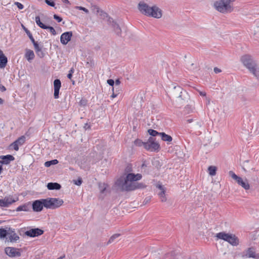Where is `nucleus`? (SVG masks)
Returning <instances> with one entry per match:
<instances>
[{"label":"nucleus","instance_id":"37","mask_svg":"<svg viewBox=\"0 0 259 259\" xmlns=\"http://www.w3.org/2000/svg\"><path fill=\"white\" fill-rule=\"evenodd\" d=\"M152 164L157 168L161 166L160 161L158 159H154L152 160Z\"/></svg>","mask_w":259,"mask_h":259},{"label":"nucleus","instance_id":"53","mask_svg":"<svg viewBox=\"0 0 259 259\" xmlns=\"http://www.w3.org/2000/svg\"><path fill=\"white\" fill-rule=\"evenodd\" d=\"M0 90L2 92H4L6 91V88L3 85H2L1 83H0Z\"/></svg>","mask_w":259,"mask_h":259},{"label":"nucleus","instance_id":"58","mask_svg":"<svg viewBox=\"0 0 259 259\" xmlns=\"http://www.w3.org/2000/svg\"><path fill=\"white\" fill-rule=\"evenodd\" d=\"M200 95L202 96H206V93L203 92H199Z\"/></svg>","mask_w":259,"mask_h":259},{"label":"nucleus","instance_id":"39","mask_svg":"<svg viewBox=\"0 0 259 259\" xmlns=\"http://www.w3.org/2000/svg\"><path fill=\"white\" fill-rule=\"evenodd\" d=\"M44 29H49L50 32L54 35L56 34V30L52 26L46 25V27Z\"/></svg>","mask_w":259,"mask_h":259},{"label":"nucleus","instance_id":"47","mask_svg":"<svg viewBox=\"0 0 259 259\" xmlns=\"http://www.w3.org/2000/svg\"><path fill=\"white\" fill-rule=\"evenodd\" d=\"M60 90L54 89V96L55 99H58L59 97Z\"/></svg>","mask_w":259,"mask_h":259},{"label":"nucleus","instance_id":"62","mask_svg":"<svg viewBox=\"0 0 259 259\" xmlns=\"http://www.w3.org/2000/svg\"><path fill=\"white\" fill-rule=\"evenodd\" d=\"M74 72V69L73 68H72L69 71V73H71V74H72Z\"/></svg>","mask_w":259,"mask_h":259},{"label":"nucleus","instance_id":"32","mask_svg":"<svg viewBox=\"0 0 259 259\" xmlns=\"http://www.w3.org/2000/svg\"><path fill=\"white\" fill-rule=\"evenodd\" d=\"M120 236V234H115L113 235L109 239L107 244L113 242L117 238Z\"/></svg>","mask_w":259,"mask_h":259},{"label":"nucleus","instance_id":"31","mask_svg":"<svg viewBox=\"0 0 259 259\" xmlns=\"http://www.w3.org/2000/svg\"><path fill=\"white\" fill-rule=\"evenodd\" d=\"M54 89L60 90L61 87V82L60 79H56L54 81Z\"/></svg>","mask_w":259,"mask_h":259},{"label":"nucleus","instance_id":"16","mask_svg":"<svg viewBox=\"0 0 259 259\" xmlns=\"http://www.w3.org/2000/svg\"><path fill=\"white\" fill-rule=\"evenodd\" d=\"M72 36V31H67L63 33L60 37V41L63 45H66L70 40Z\"/></svg>","mask_w":259,"mask_h":259},{"label":"nucleus","instance_id":"41","mask_svg":"<svg viewBox=\"0 0 259 259\" xmlns=\"http://www.w3.org/2000/svg\"><path fill=\"white\" fill-rule=\"evenodd\" d=\"M36 53L37 55L40 58L44 57V56L45 55V54L42 49L39 50L38 51L36 52Z\"/></svg>","mask_w":259,"mask_h":259},{"label":"nucleus","instance_id":"57","mask_svg":"<svg viewBox=\"0 0 259 259\" xmlns=\"http://www.w3.org/2000/svg\"><path fill=\"white\" fill-rule=\"evenodd\" d=\"M160 198H161V201L162 202H165V201H166V198H165V195H164V196H163V197H160Z\"/></svg>","mask_w":259,"mask_h":259},{"label":"nucleus","instance_id":"10","mask_svg":"<svg viewBox=\"0 0 259 259\" xmlns=\"http://www.w3.org/2000/svg\"><path fill=\"white\" fill-rule=\"evenodd\" d=\"M121 189L125 191H131L136 190L135 182L126 181V179H125L124 181L122 184Z\"/></svg>","mask_w":259,"mask_h":259},{"label":"nucleus","instance_id":"46","mask_svg":"<svg viewBox=\"0 0 259 259\" xmlns=\"http://www.w3.org/2000/svg\"><path fill=\"white\" fill-rule=\"evenodd\" d=\"M11 146H12L13 147L14 149L16 151H18L19 150V146L16 143L15 141L11 144Z\"/></svg>","mask_w":259,"mask_h":259},{"label":"nucleus","instance_id":"2","mask_svg":"<svg viewBox=\"0 0 259 259\" xmlns=\"http://www.w3.org/2000/svg\"><path fill=\"white\" fill-rule=\"evenodd\" d=\"M140 12L143 15L155 18H160L162 17V11L156 6L150 7L143 2H140L138 6Z\"/></svg>","mask_w":259,"mask_h":259},{"label":"nucleus","instance_id":"54","mask_svg":"<svg viewBox=\"0 0 259 259\" xmlns=\"http://www.w3.org/2000/svg\"><path fill=\"white\" fill-rule=\"evenodd\" d=\"M213 70L215 73H219L222 71V70L220 69L217 67H214Z\"/></svg>","mask_w":259,"mask_h":259},{"label":"nucleus","instance_id":"14","mask_svg":"<svg viewBox=\"0 0 259 259\" xmlns=\"http://www.w3.org/2000/svg\"><path fill=\"white\" fill-rule=\"evenodd\" d=\"M19 236L15 232L14 229L9 228L7 239L11 242H16L19 239Z\"/></svg>","mask_w":259,"mask_h":259},{"label":"nucleus","instance_id":"27","mask_svg":"<svg viewBox=\"0 0 259 259\" xmlns=\"http://www.w3.org/2000/svg\"><path fill=\"white\" fill-rule=\"evenodd\" d=\"M208 170L210 176H214L216 174L217 167L214 166H209L208 168Z\"/></svg>","mask_w":259,"mask_h":259},{"label":"nucleus","instance_id":"49","mask_svg":"<svg viewBox=\"0 0 259 259\" xmlns=\"http://www.w3.org/2000/svg\"><path fill=\"white\" fill-rule=\"evenodd\" d=\"M76 9H78L79 10L83 11L86 13H89V10L87 9H86L85 8H84V7H78V6H77V7H76Z\"/></svg>","mask_w":259,"mask_h":259},{"label":"nucleus","instance_id":"36","mask_svg":"<svg viewBox=\"0 0 259 259\" xmlns=\"http://www.w3.org/2000/svg\"><path fill=\"white\" fill-rule=\"evenodd\" d=\"M158 188L160 189V192H159L158 195L160 197H163L165 195V190L162 186L159 185Z\"/></svg>","mask_w":259,"mask_h":259},{"label":"nucleus","instance_id":"9","mask_svg":"<svg viewBox=\"0 0 259 259\" xmlns=\"http://www.w3.org/2000/svg\"><path fill=\"white\" fill-rule=\"evenodd\" d=\"M5 252L10 257H17L21 255L20 249L12 247H6Z\"/></svg>","mask_w":259,"mask_h":259},{"label":"nucleus","instance_id":"28","mask_svg":"<svg viewBox=\"0 0 259 259\" xmlns=\"http://www.w3.org/2000/svg\"><path fill=\"white\" fill-rule=\"evenodd\" d=\"M18 146L22 145L25 142V137L22 136L15 141Z\"/></svg>","mask_w":259,"mask_h":259},{"label":"nucleus","instance_id":"45","mask_svg":"<svg viewBox=\"0 0 259 259\" xmlns=\"http://www.w3.org/2000/svg\"><path fill=\"white\" fill-rule=\"evenodd\" d=\"M99 189H100V192L102 194L104 193L106 189L105 184H103V185H100Z\"/></svg>","mask_w":259,"mask_h":259},{"label":"nucleus","instance_id":"35","mask_svg":"<svg viewBox=\"0 0 259 259\" xmlns=\"http://www.w3.org/2000/svg\"><path fill=\"white\" fill-rule=\"evenodd\" d=\"M135 185L136 189H143L146 187V186L143 183L135 182Z\"/></svg>","mask_w":259,"mask_h":259},{"label":"nucleus","instance_id":"26","mask_svg":"<svg viewBox=\"0 0 259 259\" xmlns=\"http://www.w3.org/2000/svg\"><path fill=\"white\" fill-rule=\"evenodd\" d=\"M36 23L37 25L39 26L41 28L45 29L46 27V25L42 23L40 20V18L39 16L35 17V18Z\"/></svg>","mask_w":259,"mask_h":259},{"label":"nucleus","instance_id":"24","mask_svg":"<svg viewBox=\"0 0 259 259\" xmlns=\"http://www.w3.org/2000/svg\"><path fill=\"white\" fill-rule=\"evenodd\" d=\"M94 10L95 11H96L97 14H99V15L101 16V17L103 19H104L105 18H107L108 19L109 17H108V15L106 13L100 10L99 7L97 6L94 7Z\"/></svg>","mask_w":259,"mask_h":259},{"label":"nucleus","instance_id":"23","mask_svg":"<svg viewBox=\"0 0 259 259\" xmlns=\"http://www.w3.org/2000/svg\"><path fill=\"white\" fill-rule=\"evenodd\" d=\"M160 137L161 140L165 142H170L172 140V138L170 135H167L163 132L161 133Z\"/></svg>","mask_w":259,"mask_h":259},{"label":"nucleus","instance_id":"4","mask_svg":"<svg viewBox=\"0 0 259 259\" xmlns=\"http://www.w3.org/2000/svg\"><path fill=\"white\" fill-rule=\"evenodd\" d=\"M236 0H220L213 4V7L220 13L226 14L233 11V3Z\"/></svg>","mask_w":259,"mask_h":259},{"label":"nucleus","instance_id":"21","mask_svg":"<svg viewBox=\"0 0 259 259\" xmlns=\"http://www.w3.org/2000/svg\"><path fill=\"white\" fill-rule=\"evenodd\" d=\"M47 187V188L50 190H60L61 188V186L60 184H59L58 183H52V182L48 183Z\"/></svg>","mask_w":259,"mask_h":259},{"label":"nucleus","instance_id":"3","mask_svg":"<svg viewBox=\"0 0 259 259\" xmlns=\"http://www.w3.org/2000/svg\"><path fill=\"white\" fill-rule=\"evenodd\" d=\"M241 61L254 76L259 77V66L251 56L245 55L242 56Z\"/></svg>","mask_w":259,"mask_h":259},{"label":"nucleus","instance_id":"15","mask_svg":"<svg viewBox=\"0 0 259 259\" xmlns=\"http://www.w3.org/2000/svg\"><path fill=\"white\" fill-rule=\"evenodd\" d=\"M16 201V200L13 199L11 197H6L4 199H0V206L2 207H7Z\"/></svg>","mask_w":259,"mask_h":259},{"label":"nucleus","instance_id":"12","mask_svg":"<svg viewBox=\"0 0 259 259\" xmlns=\"http://www.w3.org/2000/svg\"><path fill=\"white\" fill-rule=\"evenodd\" d=\"M44 232V231L40 229L34 228L26 231L25 234L28 237H35L42 235Z\"/></svg>","mask_w":259,"mask_h":259},{"label":"nucleus","instance_id":"19","mask_svg":"<svg viewBox=\"0 0 259 259\" xmlns=\"http://www.w3.org/2000/svg\"><path fill=\"white\" fill-rule=\"evenodd\" d=\"M8 63V58L0 50V68H4Z\"/></svg>","mask_w":259,"mask_h":259},{"label":"nucleus","instance_id":"50","mask_svg":"<svg viewBox=\"0 0 259 259\" xmlns=\"http://www.w3.org/2000/svg\"><path fill=\"white\" fill-rule=\"evenodd\" d=\"M54 18L58 22H60L62 21V19L60 16H58L56 14L54 15Z\"/></svg>","mask_w":259,"mask_h":259},{"label":"nucleus","instance_id":"22","mask_svg":"<svg viewBox=\"0 0 259 259\" xmlns=\"http://www.w3.org/2000/svg\"><path fill=\"white\" fill-rule=\"evenodd\" d=\"M25 57L29 62H30L32 60H33L34 58V53L33 51L27 49L26 50Z\"/></svg>","mask_w":259,"mask_h":259},{"label":"nucleus","instance_id":"59","mask_svg":"<svg viewBox=\"0 0 259 259\" xmlns=\"http://www.w3.org/2000/svg\"><path fill=\"white\" fill-rule=\"evenodd\" d=\"M84 127L87 130V129H89L90 128V126L89 125H88V123H86L84 126Z\"/></svg>","mask_w":259,"mask_h":259},{"label":"nucleus","instance_id":"1","mask_svg":"<svg viewBox=\"0 0 259 259\" xmlns=\"http://www.w3.org/2000/svg\"><path fill=\"white\" fill-rule=\"evenodd\" d=\"M63 202V200L59 198L48 197L33 201L31 204V206L33 211L40 212L42 210L44 207L47 209H56L61 206Z\"/></svg>","mask_w":259,"mask_h":259},{"label":"nucleus","instance_id":"33","mask_svg":"<svg viewBox=\"0 0 259 259\" xmlns=\"http://www.w3.org/2000/svg\"><path fill=\"white\" fill-rule=\"evenodd\" d=\"M22 28H23V29L24 30V31H25L26 33L27 34V35H28V36L29 37V38H30V39L31 40V41H33V40H34L32 34L31 33V32H30V31L27 29L26 28L24 25H22Z\"/></svg>","mask_w":259,"mask_h":259},{"label":"nucleus","instance_id":"25","mask_svg":"<svg viewBox=\"0 0 259 259\" xmlns=\"http://www.w3.org/2000/svg\"><path fill=\"white\" fill-rule=\"evenodd\" d=\"M59 161L57 159H54L50 161H46L44 165L46 167H50L52 165H55L58 163Z\"/></svg>","mask_w":259,"mask_h":259},{"label":"nucleus","instance_id":"7","mask_svg":"<svg viewBox=\"0 0 259 259\" xmlns=\"http://www.w3.org/2000/svg\"><path fill=\"white\" fill-rule=\"evenodd\" d=\"M145 149L150 152H158L160 146L158 143L155 141V138L150 137L145 143Z\"/></svg>","mask_w":259,"mask_h":259},{"label":"nucleus","instance_id":"61","mask_svg":"<svg viewBox=\"0 0 259 259\" xmlns=\"http://www.w3.org/2000/svg\"><path fill=\"white\" fill-rule=\"evenodd\" d=\"M72 74H71V73H68V75H67V77H68L69 79H71V78H72Z\"/></svg>","mask_w":259,"mask_h":259},{"label":"nucleus","instance_id":"6","mask_svg":"<svg viewBox=\"0 0 259 259\" xmlns=\"http://www.w3.org/2000/svg\"><path fill=\"white\" fill-rule=\"evenodd\" d=\"M215 237L218 239H222L228 242L233 246H237L239 243L238 238L235 234L227 233L225 232L218 233L216 234Z\"/></svg>","mask_w":259,"mask_h":259},{"label":"nucleus","instance_id":"13","mask_svg":"<svg viewBox=\"0 0 259 259\" xmlns=\"http://www.w3.org/2000/svg\"><path fill=\"white\" fill-rule=\"evenodd\" d=\"M242 256L243 257H251L253 258H259V255L256 254L255 249L253 247L248 248L245 251H244Z\"/></svg>","mask_w":259,"mask_h":259},{"label":"nucleus","instance_id":"60","mask_svg":"<svg viewBox=\"0 0 259 259\" xmlns=\"http://www.w3.org/2000/svg\"><path fill=\"white\" fill-rule=\"evenodd\" d=\"M62 2L65 3V4H70V2H69L68 0H62Z\"/></svg>","mask_w":259,"mask_h":259},{"label":"nucleus","instance_id":"56","mask_svg":"<svg viewBox=\"0 0 259 259\" xmlns=\"http://www.w3.org/2000/svg\"><path fill=\"white\" fill-rule=\"evenodd\" d=\"M150 199L149 198V197H146L144 201H143V203L144 204H146L147 203H148L149 201H150Z\"/></svg>","mask_w":259,"mask_h":259},{"label":"nucleus","instance_id":"51","mask_svg":"<svg viewBox=\"0 0 259 259\" xmlns=\"http://www.w3.org/2000/svg\"><path fill=\"white\" fill-rule=\"evenodd\" d=\"M107 83L110 86L114 87V81L112 79H109L107 80Z\"/></svg>","mask_w":259,"mask_h":259},{"label":"nucleus","instance_id":"44","mask_svg":"<svg viewBox=\"0 0 259 259\" xmlns=\"http://www.w3.org/2000/svg\"><path fill=\"white\" fill-rule=\"evenodd\" d=\"M112 90V91H115V92H116L118 95L120 93L121 91L120 87H113Z\"/></svg>","mask_w":259,"mask_h":259},{"label":"nucleus","instance_id":"34","mask_svg":"<svg viewBox=\"0 0 259 259\" xmlns=\"http://www.w3.org/2000/svg\"><path fill=\"white\" fill-rule=\"evenodd\" d=\"M145 143L146 142H144L140 139H137L134 142L135 145L139 147L143 146L144 148L145 147Z\"/></svg>","mask_w":259,"mask_h":259},{"label":"nucleus","instance_id":"30","mask_svg":"<svg viewBox=\"0 0 259 259\" xmlns=\"http://www.w3.org/2000/svg\"><path fill=\"white\" fill-rule=\"evenodd\" d=\"M8 234V230L4 228H0V238H6Z\"/></svg>","mask_w":259,"mask_h":259},{"label":"nucleus","instance_id":"5","mask_svg":"<svg viewBox=\"0 0 259 259\" xmlns=\"http://www.w3.org/2000/svg\"><path fill=\"white\" fill-rule=\"evenodd\" d=\"M173 94L177 98L176 102L180 106L187 102L189 99L187 92L180 86L174 87Z\"/></svg>","mask_w":259,"mask_h":259},{"label":"nucleus","instance_id":"40","mask_svg":"<svg viewBox=\"0 0 259 259\" xmlns=\"http://www.w3.org/2000/svg\"><path fill=\"white\" fill-rule=\"evenodd\" d=\"M87 103H88V100L84 98H82L79 102V106H85L87 104Z\"/></svg>","mask_w":259,"mask_h":259},{"label":"nucleus","instance_id":"17","mask_svg":"<svg viewBox=\"0 0 259 259\" xmlns=\"http://www.w3.org/2000/svg\"><path fill=\"white\" fill-rule=\"evenodd\" d=\"M142 178V176L140 174L129 173L126 175L125 179H126V181L137 182L141 180Z\"/></svg>","mask_w":259,"mask_h":259},{"label":"nucleus","instance_id":"8","mask_svg":"<svg viewBox=\"0 0 259 259\" xmlns=\"http://www.w3.org/2000/svg\"><path fill=\"white\" fill-rule=\"evenodd\" d=\"M229 176L235 180L238 184L241 186L245 190H247L250 189V185L247 179L243 180L241 177L237 176L233 171L229 172Z\"/></svg>","mask_w":259,"mask_h":259},{"label":"nucleus","instance_id":"20","mask_svg":"<svg viewBox=\"0 0 259 259\" xmlns=\"http://www.w3.org/2000/svg\"><path fill=\"white\" fill-rule=\"evenodd\" d=\"M31 208V202H28L22 205L19 206L16 209L17 211H29L30 210Z\"/></svg>","mask_w":259,"mask_h":259},{"label":"nucleus","instance_id":"48","mask_svg":"<svg viewBox=\"0 0 259 259\" xmlns=\"http://www.w3.org/2000/svg\"><path fill=\"white\" fill-rule=\"evenodd\" d=\"M15 5L16 6H17V7H18V8L19 9H20V10H22V9H23V8H24L23 5L22 4H21V3H19V2H15Z\"/></svg>","mask_w":259,"mask_h":259},{"label":"nucleus","instance_id":"43","mask_svg":"<svg viewBox=\"0 0 259 259\" xmlns=\"http://www.w3.org/2000/svg\"><path fill=\"white\" fill-rule=\"evenodd\" d=\"M46 3L51 7H54L55 5V3L54 0H45Z\"/></svg>","mask_w":259,"mask_h":259},{"label":"nucleus","instance_id":"55","mask_svg":"<svg viewBox=\"0 0 259 259\" xmlns=\"http://www.w3.org/2000/svg\"><path fill=\"white\" fill-rule=\"evenodd\" d=\"M112 92H113V93H112V95L111 96V98H114L116 97L118 94H117V93L116 92H115V91H112Z\"/></svg>","mask_w":259,"mask_h":259},{"label":"nucleus","instance_id":"38","mask_svg":"<svg viewBox=\"0 0 259 259\" xmlns=\"http://www.w3.org/2000/svg\"><path fill=\"white\" fill-rule=\"evenodd\" d=\"M34 46V49L35 51V52L38 51L39 50L42 49V47H40L38 44V43L35 41V40H33V41H31Z\"/></svg>","mask_w":259,"mask_h":259},{"label":"nucleus","instance_id":"52","mask_svg":"<svg viewBox=\"0 0 259 259\" xmlns=\"http://www.w3.org/2000/svg\"><path fill=\"white\" fill-rule=\"evenodd\" d=\"M120 81L119 79H117L114 81V87H120Z\"/></svg>","mask_w":259,"mask_h":259},{"label":"nucleus","instance_id":"18","mask_svg":"<svg viewBox=\"0 0 259 259\" xmlns=\"http://www.w3.org/2000/svg\"><path fill=\"white\" fill-rule=\"evenodd\" d=\"M0 159H2V160H0V164H8L11 161H13L15 158L11 155H7L0 156Z\"/></svg>","mask_w":259,"mask_h":259},{"label":"nucleus","instance_id":"29","mask_svg":"<svg viewBox=\"0 0 259 259\" xmlns=\"http://www.w3.org/2000/svg\"><path fill=\"white\" fill-rule=\"evenodd\" d=\"M148 134L152 137H156L157 136H160L161 133H159L157 131L153 130V129H149L148 130Z\"/></svg>","mask_w":259,"mask_h":259},{"label":"nucleus","instance_id":"42","mask_svg":"<svg viewBox=\"0 0 259 259\" xmlns=\"http://www.w3.org/2000/svg\"><path fill=\"white\" fill-rule=\"evenodd\" d=\"M73 182L74 184H75L76 185H77V186H80L82 183V179L81 178H79L77 180H74L73 181Z\"/></svg>","mask_w":259,"mask_h":259},{"label":"nucleus","instance_id":"11","mask_svg":"<svg viewBox=\"0 0 259 259\" xmlns=\"http://www.w3.org/2000/svg\"><path fill=\"white\" fill-rule=\"evenodd\" d=\"M107 23L109 25L111 26L113 29L115 33L117 35H120L121 33V29L119 25L111 17H109L107 19Z\"/></svg>","mask_w":259,"mask_h":259},{"label":"nucleus","instance_id":"64","mask_svg":"<svg viewBox=\"0 0 259 259\" xmlns=\"http://www.w3.org/2000/svg\"><path fill=\"white\" fill-rule=\"evenodd\" d=\"M4 100L3 99H2L1 98H0V105H2L4 103Z\"/></svg>","mask_w":259,"mask_h":259},{"label":"nucleus","instance_id":"63","mask_svg":"<svg viewBox=\"0 0 259 259\" xmlns=\"http://www.w3.org/2000/svg\"><path fill=\"white\" fill-rule=\"evenodd\" d=\"M87 64H89L90 66H92L93 65H94V63H93L92 62H91L90 63L88 62Z\"/></svg>","mask_w":259,"mask_h":259}]
</instances>
